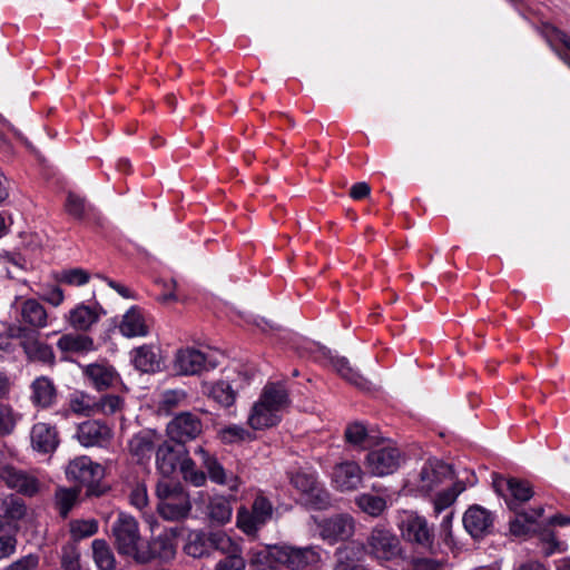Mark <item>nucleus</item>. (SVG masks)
<instances>
[{
	"instance_id": "obj_2",
	"label": "nucleus",
	"mask_w": 570,
	"mask_h": 570,
	"mask_svg": "<svg viewBox=\"0 0 570 570\" xmlns=\"http://www.w3.org/2000/svg\"><path fill=\"white\" fill-rule=\"evenodd\" d=\"M156 498L157 512L165 520H183L191 510L189 494L180 483L159 481L156 485Z\"/></svg>"
},
{
	"instance_id": "obj_30",
	"label": "nucleus",
	"mask_w": 570,
	"mask_h": 570,
	"mask_svg": "<svg viewBox=\"0 0 570 570\" xmlns=\"http://www.w3.org/2000/svg\"><path fill=\"white\" fill-rule=\"evenodd\" d=\"M206 514L213 523L225 524L232 519L230 502L223 495L212 497L208 501Z\"/></svg>"
},
{
	"instance_id": "obj_41",
	"label": "nucleus",
	"mask_w": 570,
	"mask_h": 570,
	"mask_svg": "<svg viewBox=\"0 0 570 570\" xmlns=\"http://www.w3.org/2000/svg\"><path fill=\"white\" fill-rule=\"evenodd\" d=\"M21 417L10 404L0 403V436L12 434Z\"/></svg>"
},
{
	"instance_id": "obj_33",
	"label": "nucleus",
	"mask_w": 570,
	"mask_h": 570,
	"mask_svg": "<svg viewBox=\"0 0 570 570\" xmlns=\"http://www.w3.org/2000/svg\"><path fill=\"white\" fill-rule=\"evenodd\" d=\"M356 507L365 514L372 518H379L387 509L385 498L371 493H362L354 500Z\"/></svg>"
},
{
	"instance_id": "obj_50",
	"label": "nucleus",
	"mask_w": 570,
	"mask_h": 570,
	"mask_svg": "<svg viewBox=\"0 0 570 570\" xmlns=\"http://www.w3.org/2000/svg\"><path fill=\"white\" fill-rule=\"evenodd\" d=\"M209 541L215 549L222 551L226 556H242L240 547L224 532L213 533Z\"/></svg>"
},
{
	"instance_id": "obj_55",
	"label": "nucleus",
	"mask_w": 570,
	"mask_h": 570,
	"mask_svg": "<svg viewBox=\"0 0 570 570\" xmlns=\"http://www.w3.org/2000/svg\"><path fill=\"white\" fill-rule=\"evenodd\" d=\"M335 556L337 563L334 570H366L363 566L356 563L352 557L353 551L347 547L337 549Z\"/></svg>"
},
{
	"instance_id": "obj_27",
	"label": "nucleus",
	"mask_w": 570,
	"mask_h": 570,
	"mask_svg": "<svg viewBox=\"0 0 570 570\" xmlns=\"http://www.w3.org/2000/svg\"><path fill=\"white\" fill-rule=\"evenodd\" d=\"M119 331L126 337L146 336L149 332V325L141 311L134 306L122 316Z\"/></svg>"
},
{
	"instance_id": "obj_44",
	"label": "nucleus",
	"mask_w": 570,
	"mask_h": 570,
	"mask_svg": "<svg viewBox=\"0 0 570 570\" xmlns=\"http://www.w3.org/2000/svg\"><path fill=\"white\" fill-rule=\"evenodd\" d=\"M187 394L184 390H167L160 394L158 411L166 414L186 402Z\"/></svg>"
},
{
	"instance_id": "obj_19",
	"label": "nucleus",
	"mask_w": 570,
	"mask_h": 570,
	"mask_svg": "<svg viewBox=\"0 0 570 570\" xmlns=\"http://www.w3.org/2000/svg\"><path fill=\"white\" fill-rule=\"evenodd\" d=\"M77 439L83 446H102L111 439V430L100 421H86L78 426Z\"/></svg>"
},
{
	"instance_id": "obj_52",
	"label": "nucleus",
	"mask_w": 570,
	"mask_h": 570,
	"mask_svg": "<svg viewBox=\"0 0 570 570\" xmlns=\"http://www.w3.org/2000/svg\"><path fill=\"white\" fill-rule=\"evenodd\" d=\"M57 279L71 286H82L90 279V274L82 268H70L62 271Z\"/></svg>"
},
{
	"instance_id": "obj_26",
	"label": "nucleus",
	"mask_w": 570,
	"mask_h": 570,
	"mask_svg": "<svg viewBox=\"0 0 570 570\" xmlns=\"http://www.w3.org/2000/svg\"><path fill=\"white\" fill-rule=\"evenodd\" d=\"M83 374L99 391L111 387L119 380V375L115 368L106 363L86 365L83 367Z\"/></svg>"
},
{
	"instance_id": "obj_60",
	"label": "nucleus",
	"mask_w": 570,
	"mask_h": 570,
	"mask_svg": "<svg viewBox=\"0 0 570 570\" xmlns=\"http://www.w3.org/2000/svg\"><path fill=\"white\" fill-rule=\"evenodd\" d=\"M246 561L242 556H226L220 559L214 570H245Z\"/></svg>"
},
{
	"instance_id": "obj_11",
	"label": "nucleus",
	"mask_w": 570,
	"mask_h": 570,
	"mask_svg": "<svg viewBox=\"0 0 570 570\" xmlns=\"http://www.w3.org/2000/svg\"><path fill=\"white\" fill-rule=\"evenodd\" d=\"M365 473L354 461H342L333 466L331 473L332 487L342 492H353L361 488Z\"/></svg>"
},
{
	"instance_id": "obj_37",
	"label": "nucleus",
	"mask_w": 570,
	"mask_h": 570,
	"mask_svg": "<svg viewBox=\"0 0 570 570\" xmlns=\"http://www.w3.org/2000/svg\"><path fill=\"white\" fill-rule=\"evenodd\" d=\"M217 438L224 444H236L250 442L255 435L242 425L229 424L218 430Z\"/></svg>"
},
{
	"instance_id": "obj_9",
	"label": "nucleus",
	"mask_w": 570,
	"mask_h": 570,
	"mask_svg": "<svg viewBox=\"0 0 570 570\" xmlns=\"http://www.w3.org/2000/svg\"><path fill=\"white\" fill-rule=\"evenodd\" d=\"M293 487L302 493L305 504L324 509L330 504V493L318 483L315 473L298 471L292 479Z\"/></svg>"
},
{
	"instance_id": "obj_29",
	"label": "nucleus",
	"mask_w": 570,
	"mask_h": 570,
	"mask_svg": "<svg viewBox=\"0 0 570 570\" xmlns=\"http://www.w3.org/2000/svg\"><path fill=\"white\" fill-rule=\"evenodd\" d=\"M203 392L206 396L223 407L232 406L237 396V392L227 381L206 383L203 385Z\"/></svg>"
},
{
	"instance_id": "obj_35",
	"label": "nucleus",
	"mask_w": 570,
	"mask_h": 570,
	"mask_svg": "<svg viewBox=\"0 0 570 570\" xmlns=\"http://www.w3.org/2000/svg\"><path fill=\"white\" fill-rule=\"evenodd\" d=\"M132 362L141 372H155L159 367V358L154 347L140 346L132 352Z\"/></svg>"
},
{
	"instance_id": "obj_57",
	"label": "nucleus",
	"mask_w": 570,
	"mask_h": 570,
	"mask_svg": "<svg viewBox=\"0 0 570 570\" xmlns=\"http://www.w3.org/2000/svg\"><path fill=\"white\" fill-rule=\"evenodd\" d=\"M271 558L273 559V548L271 550H252L249 566L254 570H275L274 568L267 566Z\"/></svg>"
},
{
	"instance_id": "obj_8",
	"label": "nucleus",
	"mask_w": 570,
	"mask_h": 570,
	"mask_svg": "<svg viewBox=\"0 0 570 570\" xmlns=\"http://www.w3.org/2000/svg\"><path fill=\"white\" fill-rule=\"evenodd\" d=\"M273 559L291 570H304L317 564L321 561V553L314 547L275 546Z\"/></svg>"
},
{
	"instance_id": "obj_7",
	"label": "nucleus",
	"mask_w": 570,
	"mask_h": 570,
	"mask_svg": "<svg viewBox=\"0 0 570 570\" xmlns=\"http://www.w3.org/2000/svg\"><path fill=\"white\" fill-rule=\"evenodd\" d=\"M367 553L379 561H392L402 554L400 540L390 530L375 527L366 540Z\"/></svg>"
},
{
	"instance_id": "obj_28",
	"label": "nucleus",
	"mask_w": 570,
	"mask_h": 570,
	"mask_svg": "<svg viewBox=\"0 0 570 570\" xmlns=\"http://www.w3.org/2000/svg\"><path fill=\"white\" fill-rule=\"evenodd\" d=\"M57 397L53 382L47 376L37 377L31 384V401L40 407H50Z\"/></svg>"
},
{
	"instance_id": "obj_34",
	"label": "nucleus",
	"mask_w": 570,
	"mask_h": 570,
	"mask_svg": "<svg viewBox=\"0 0 570 570\" xmlns=\"http://www.w3.org/2000/svg\"><path fill=\"white\" fill-rule=\"evenodd\" d=\"M21 345L29 360L49 364L53 363L55 354L48 344L37 338H27Z\"/></svg>"
},
{
	"instance_id": "obj_42",
	"label": "nucleus",
	"mask_w": 570,
	"mask_h": 570,
	"mask_svg": "<svg viewBox=\"0 0 570 570\" xmlns=\"http://www.w3.org/2000/svg\"><path fill=\"white\" fill-rule=\"evenodd\" d=\"M543 514V508L533 510L530 514L520 513L510 522V531L514 535H524L530 531L531 525Z\"/></svg>"
},
{
	"instance_id": "obj_31",
	"label": "nucleus",
	"mask_w": 570,
	"mask_h": 570,
	"mask_svg": "<svg viewBox=\"0 0 570 570\" xmlns=\"http://www.w3.org/2000/svg\"><path fill=\"white\" fill-rule=\"evenodd\" d=\"M27 507L24 502L13 495L4 494L0 497V518L8 521H19L24 518Z\"/></svg>"
},
{
	"instance_id": "obj_39",
	"label": "nucleus",
	"mask_w": 570,
	"mask_h": 570,
	"mask_svg": "<svg viewBox=\"0 0 570 570\" xmlns=\"http://www.w3.org/2000/svg\"><path fill=\"white\" fill-rule=\"evenodd\" d=\"M345 440L353 446L365 449L372 444L373 438L367 429L361 422H354L347 425L345 430Z\"/></svg>"
},
{
	"instance_id": "obj_24",
	"label": "nucleus",
	"mask_w": 570,
	"mask_h": 570,
	"mask_svg": "<svg viewBox=\"0 0 570 570\" xmlns=\"http://www.w3.org/2000/svg\"><path fill=\"white\" fill-rule=\"evenodd\" d=\"M159 441V435L154 430H141L128 442V450L131 456L138 462L149 459L155 450L156 443Z\"/></svg>"
},
{
	"instance_id": "obj_21",
	"label": "nucleus",
	"mask_w": 570,
	"mask_h": 570,
	"mask_svg": "<svg viewBox=\"0 0 570 570\" xmlns=\"http://www.w3.org/2000/svg\"><path fill=\"white\" fill-rule=\"evenodd\" d=\"M31 446L39 453H52L59 445V436L55 426L38 422L30 432Z\"/></svg>"
},
{
	"instance_id": "obj_22",
	"label": "nucleus",
	"mask_w": 570,
	"mask_h": 570,
	"mask_svg": "<svg viewBox=\"0 0 570 570\" xmlns=\"http://www.w3.org/2000/svg\"><path fill=\"white\" fill-rule=\"evenodd\" d=\"M504 484L512 498L508 501V505L511 510H517L519 503L527 502L533 497L532 487L527 481L519 479H509L505 481L502 478H495L493 481V487L499 494H501Z\"/></svg>"
},
{
	"instance_id": "obj_10",
	"label": "nucleus",
	"mask_w": 570,
	"mask_h": 570,
	"mask_svg": "<svg viewBox=\"0 0 570 570\" xmlns=\"http://www.w3.org/2000/svg\"><path fill=\"white\" fill-rule=\"evenodd\" d=\"M317 528L321 538L333 544L348 540L354 535L355 520L347 513H340L320 521Z\"/></svg>"
},
{
	"instance_id": "obj_32",
	"label": "nucleus",
	"mask_w": 570,
	"mask_h": 570,
	"mask_svg": "<svg viewBox=\"0 0 570 570\" xmlns=\"http://www.w3.org/2000/svg\"><path fill=\"white\" fill-rule=\"evenodd\" d=\"M57 346L62 352L71 353H86L95 348L92 338L82 334H65L58 340Z\"/></svg>"
},
{
	"instance_id": "obj_48",
	"label": "nucleus",
	"mask_w": 570,
	"mask_h": 570,
	"mask_svg": "<svg viewBox=\"0 0 570 570\" xmlns=\"http://www.w3.org/2000/svg\"><path fill=\"white\" fill-rule=\"evenodd\" d=\"M70 410L80 415H94L95 414V400L90 395L76 392L71 395L69 401Z\"/></svg>"
},
{
	"instance_id": "obj_53",
	"label": "nucleus",
	"mask_w": 570,
	"mask_h": 570,
	"mask_svg": "<svg viewBox=\"0 0 570 570\" xmlns=\"http://www.w3.org/2000/svg\"><path fill=\"white\" fill-rule=\"evenodd\" d=\"M122 399L118 395H105L99 401H95V414H114L122 407Z\"/></svg>"
},
{
	"instance_id": "obj_49",
	"label": "nucleus",
	"mask_w": 570,
	"mask_h": 570,
	"mask_svg": "<svg viewBox=\"0 0 570 570\" xmlns=\"http://www.w3.org/2000/svg\"><path fill=\"white\" fill-rule=\"evenodd\" d=\"M333 366L336 372L350 383L358 387L365 385V380L350 365V362L345 357L334 358Z\"/></svg>"
},
{
	"instance_id": "obj_16",
	"label": "nucleus",
	"mask_w": 570,
	"mask_h": 570,
	"mask_svg": "<svg viewBox=\"0 0 570 570\" xmlns=\"http://www.w3.org/2000/svg\"><path fill=\"white\" fill-rule=\"evenodd\" d=\"M401 532L404 539L415 542L422 547H431L433 543V532L428 525V521L420 515L410 514L401 523Z\"/></svg>"
},
{
	"instance_id": "obj_3",
	"label": "nucleus",
	"mask_w": 570,
	"mask_h": 570,
	"mask_svg": "<svg viewBox=\"0 0 570 570\" xmlns=\"http://www.w3.org/2000/svg\"><path fill=\"white\" fill-rule=\"evenodd\" d=\"M452 478L453 469L450 464L438 459H430L409 478L406 487L411 491L429 494Z\"/></svg>"
},
{
	"instance_id": "obj_43",
	"label": "nucleus",
	"mask_w": 570,
	"mask_h": 570,
	"mask_svg": "<svg viewBox=\"0 0 570 570\" xmlns=\"http://www.w3.org/2000/svg\"><path fill=\"white\" fill-rule=\"evenodd\" d=\"M236 524L244 533L254 535L265 523L252 510L242 508L237 512Z\"/></svg>"
},
{
	"instance_id": "obj_13",
	"label": "nucleus",
	"mask_w": 570,
	"mask_h": 570,
	"mask_svg": "<svg viewBox=\"0 0 570 570\" xmlns=\"http://www.w3.org/2000/svg\"><path fill=\"white\" fill-rule=\"evenodd\" d=\"M0 475L9 489L23 495L33 497L40 491L41 483L31 472L8 464L2 466Z\"/></svg>"
},
{
	"instance_id": "obj_12",
	"label": "nucleus",
	"mask_w": 570,
	"mask_h": 570,
	"mask_svg": "<svg viewBox=\"0 0 570 570\" xmlns=\"http://www.w3.org/2000/svg\"><path fill=\"white\" fill-rule=\"evenodd\" d=\"M203 432V422L191 412H181L167 424V434L170 440L184 444L195 440Z\"/></svg>"
},
{
	"instance_id": "obj_5",
	"label": "nucleus",
	"mask_w": 570,
	"mask_h": 570,
	"mask_svg": "<svg viewBox=\"0 0 570 570\" xmlns=\"http://www.w3.org/2000/svg\"><path fill=\"white\" fill-rule=\"evenodd\" d=\"M112 533L118 552L137 562L138 553L144 546L137 520L127 513H119L112 524Z\"/></svg>"
},
{
	"instance_id": "obj_17",
	"label": "nucleus",
	"mask_w": 570,
	"mask_h": 570,
	"mask_svg": "<svg viewBox=\"0 0 570 570\" xmlns=\"http://www.w3.org/2000/svg\"><path fill=\"white\" fill-rule=\"evenodd\" d=\"M465 530L475 539L490 533L493 527V517L490 511L480 507H470L463 515Z\"/></svg>"
},
{
	"instance_id": "obj_6",
	"label": "nucleus",
	"mask_w": 570,
	"mask_h": 570,
	"mask_svg": "<svg viewBox=\"0 0 570 570\" xmlns=\"http://www.w3.org/2000/svg\"><path fill=\"white\" fill-rule=\"evenodd\" d=\"M402 461L401 451L391 441H386L366 455L365 466L372 475L385 476L394 473Z\"/></svg>"
},
{
	"instance_id": "obj_51",
	"label": "nucleus",
	"mask_w": 570,
	"mask_h": 570,
	"mask_svg": "<svg viewBox=\"0 0 570 570\" xmlns=\"http://www.w3.org/2000/svg\"><path fill=\"white\" fill-rule=\"evenodd\" d=\"M71 537L75 540H81L87 537L94 535L98 530V523L94 519L89 520H73L69 524Z\"/></svg>"
},
{
	"instance_id": "obj_45",
	"label": "nucleus",
	"mask_w": 570,
	"mask_h": 570,
	"mask_svg": "<svg viewBox=\"0 0 570 570\" xmlns=\"http://www.w3.org/2000/svg\"><path fill=\"white\" fill-rule=\"evenodd\" d=\"M17 549V537L3 521L0 520V561L10 558Z\"/></svg>"
},
{
	"instance_id": "obj_54",
	"label": "nucleus",
	"mask_w": 570,
	"mask_h": 570,
	"mask_svg": "<svg viewBox=\"0 0 570 570\" xmlns=\"http://www.w3.org/2000/svg\"><path fill=\"white\" fill-rule=\"evenodd\" d=\"M66 210L72 217L82 219L90 210V206L80 196L75 193H69L66 202Z\"/></svg>"
},
{
	"instance_id": "obj_64",
	"label": "nucleus",
	"mask_w": 570,
	"mask_h": 570,
	"mask_svg": "<svg viewBox=\"0 0 570 570\" xmlns=\"http://www.w3.org/2000/svg\"><path fill=\"white\" fill-rule=\"evenodd\" d=\"M443 566L442 561L423 558L414 561L413 570H442Z\"/></svg>"
},
{
	"instance_id": "obj_1",
	"label": "nucleus",
	"mask_w": 570,
	"mask_h": 570,
	"mask_svg": "<svg viewBox=\"0 0 570 570\" xmlns=\"http://www.w3.org/2000/svg\"><path fill=\"white\" fill-rule=\"evenodd\" d=\"M289 405V397L284 385L266 384L256 402L250 407L247 424L253 430L269 429L277 425L283 412Z\"/></svg>"
},
{
	"instance_id": "obj_20",
	"label": "nucleus",
	"mask_w": 570,
	"mask_h": 570,
	"mask_svg": "<svg viewBox=\"0 0 570 570\" xmlns=\"http://www.w3.org/2000/svg\"><path fill=\"white\" fill-rule=\"evenodd\" d=\"M464 473L466 474L465 478L458 479L450 488L436 494L433 500L435 514L449 509L468 487H473L476 483V476L473 472L464 471Z\"/></svg>"
},
{
	"instance_id": "obj_62",
	"label": "nucleus",
	"mask_w": 570,
	"mask_h": 570,
	"mask_svg": "<svg viewBox=\"0 0 570 570\" xmlns=\"http://www.w3.org/2000/svg\"><path fill=\"white\" fill-rule=\"evenodd\" d=\"M39 559L36 554H27L10 563L6 570H35Z\"/></svg>"
},
{
	"instance_id": "obj_56",
	"label": "nucleus",
	"mask_w": 570,
	"mask_h": 570,
	"mask_svg": "<svg viewBox=\"0 0 570 570\" xmlns=\"http://www.w3.org/2000/svg\"><path fill=\"white\" fill-rule=\"evenodd\" d=\"M540 32L549 45L552 46L554 42H560L570 51V36L566 32L549 23L542 24Z\"/></svg>"
},
{
	"instance_id": "obj_47",
	"label": "nucleus",
	"mask_w": 570,
	"mask_h": 570,
	"mask_svg": "<svg viewBox=\"0 0 570 570\" xmlns=\"http://www.w3.org/2000/svg\"><path fill=\"white\" fill-rule=\"evenodd\" d=\"M185 552L193 558H202L207 552V539L200 531H193L188 534L184 547Z\"/></svg>"
},
{
	"instance_id": "obj_14",
	"label": "nucleus",
	"mask_w": 570,
	"mask_h": 570,
	"mask_svg": "<svg viewBox=\"0 0 570 570\" xmlns=\"http://www.w3.org/2000/svg\"><path fill=\"white\" fill-rule=\"evenodd\" d=\"M215 366L204 352L194 347L180 348L175 356V368L183 375H195Z\"/></svg>"
},
{
	"instance_id": "obj_15",
	"label": "nucleus",
	"mask_w": 570,
	"mask_h": 570,
	"mask_svg": "<svg viewBox=\"0 0 570 570\" xmlns=\"http://www.w3.org/2000/svg\"><path fill=\"white\" fill-rule=\"evenodd\" d=\"M176 554V543L174 535L170 533H163L154 538L146 546H142L140 553H138V563H147L154 559L161 561H169Z\"/></svg>"
},
{
	"instance_id": "obj_58",
	"label": "nucleus",
	"mask_w": 570,
	"mask_h": 570,
	"mask_svg": "<svg viewBox=\"0 0 570 570\" xmlns=\"http://www.w3.org/2000/svg\"><path fill=\"white\" fill-rule=\"evenodd\" d=\"M252 511L266 524L272 519L273 505L268 499L257 495L253 502Z\"/></svg>"
},
{
	"instance_id": "obj_59",
	"label": "nucleus",
	"mask_w": 570,
	"mask_h": 570,
	"mask_svg": "<svg viewBox=\"0 0 570 570\" xmlns=\"http://www.w3.org/2000/svg\"><path fill=\"white\" fill-rule=\"evenodd\" d=\"M39 297L53 307L60 306L65 299L63 291L56 285L45 286Z\"/></svg>"
},
{
	"instance_id": "obj_40",
	"label": "nucleus",
	"mask_w": 570,
	"mask_h": 570,
	"mask_svg": "<svg viewBox=\"0 0 570 570\" xmlns=\"http://www.w3.org/2000/svg\"><path fill=\"white\" fill-rule=\"evenodd\" d=\"M179 471L184 481L194 487H202L206 483V474L196 469L195 462L190 459L188 452L184 455L179 465Z\"/></svg>"
},
{
	"instance_id": "obj_63",
	"label": "nucleus",
	"mask_w": 570,
	"mask_h": 570,
	"mask_svg": "<svg viewBox=\"0 0 570 570\" xmlns=\"http://www.w3.org/2000/svg\"><path fill=\"white\" fill-rule=\"evenodd\" d=\"M542 553L550 557L556 552H561L564 549L562 544L554 538L552 533H544L541 537Z\"/></svg>"
},
{
	"instance_id": "obj_4",
	"label": "nucleus",
	"mask_w": 570,
	"mask_h": 570,
	"mask_svg": "<svg viewBox=\"0 0 570 570\" xmlns=\"http://www.w3.org/2000/svg\"><path fill=\"white\" fill-rule=\"evenodd\" d=\"M105 470L99 463H95L89 456L82 455L71 460L66 468L68 480L75 481L87 488V494L99 497L104 490L99 481L104 478Z\"/></svg>"
},
{
	"instance_id": "obj_23",
	"label": "nucleus",
	"mask_w": 570,
	"mask_h": 570,
	"mask_svg": "<svg viewBox=\"0 0 570 570\" xmlns=\"http://www.w3.org/2000/svg\"><path fill=\"white\" fill-rule=\"evenodd\" d=\"M187 450L169 443L161 444L156 452V464L164 476H170L180 465Z\"/></svg>"
},
{
	"instance_id": "obj_18",
	"label": "nucleus",
	"mask_w": 570,
	"mask_h": 570,
	"mask_svg": "<svg viewBox=\"0 0 570 570\" xmlns=\"http://www.w3.org/2000/svg\"><path fill=\"white\" fill-rule=\"evenodd\" d=\"M19 322L31 328L40 330L49 325V314L36 298L21 299L18 306Z\"/></svg>"
},
{
	"instance_id": "obj_38",
	"label": "nucleus",
	"mask_w": 570,
	"mask_h": 570,
	"mask_svg": "<svg viewBox=\"0 0 570 570\" xmlns=\"http://www.w3.org/2000/svg\"><path fill=\"white\" fill-rule=\"evenodd\" d=\"M92 557L99 570L114 569V553L104 540L96 539L92 541Z\"/></svg>"
},
{
	"instance_id": "obj_25",
	"label": "nucleus",
	"mask_w": 570,
	"mask_h": 570,
	"mask_svg": "<svg viewBox=\"0 0 570 570\" xmlns=\"http://www.w3.org/2000/svg\"><path fill=\"white\" fill-rule=\"evenodd\" d=\"M102 314L98 305L78 304L69 312L68 322L77 331H88L96 324Z\"/></svg>"
},
{
	"instance_id": "obj_61",
	"label": "nucleus",
	"mask_w": 570,
	"mask_h": 570,
	"mask_svg": "<svg viewBox=\"0 0 570 570\" xmlns=\"http://www.w3.org/2000/svg\"><path fill=\"white\" fill-rule=\"evenodd\" d=\"M129 501L132 507L142 510L148 505L147 489L144 484H137L129 494Z\"/></svg>"
},
{
	"instance_id": "obj_36",
	"label": "nucleus",
	"mask_w": 570,
	"mask_h": 570,
	"mask_svg": "<svg viewBox=\"0 0 570 570\" xmlns=\"http://www.w3.org/2000/svg\"><path fill=\"white\" fill-rule=\"evenodd\" d=\"M208 478L220 485L227 487L232 491H237L240 481L237 475L233 472H228L224 466L215 459L207 468Z\"/></svg>"
},
{
	"instance_id": "obj_46",
	"label": "nucleus",
	"mask_w": 570,
	"mask_h": 570,
	"mask_svg": "<svg viewBox=\"0 0 570 570\" xmlns=\"http://www.w3.org/2000/svg\"><path fill=\"white\" fill-rule=\"evenodd\" d=\"M55 497H56V507H57L60 515L67 517L78 500L79 490L76 488L58 489Z\"/></svg>"
}]
</instances>
